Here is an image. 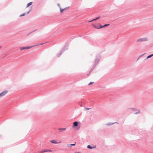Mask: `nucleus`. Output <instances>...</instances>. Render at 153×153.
I'll return each mask as SVG.
<instances>
[{
  "label": "nucleus",
  "mask_w": 153,
  "mask_h": 153,
  "mask_svg": "<svg viewBox=\"0 0 153 153\" xmlns=\"http://www.w3.org/2000/svg\"><path fill=\"white\" fill-rule=\"evenodd\" d=\"M100 56H98L97 57V58L96 59L95 61H94V65L93 67L91 68V69L90 71V72L92 71L95 67L96 65H97V64L98 63L99 61H100Z\"/></svg>",
  "instance_id": "1"
},
{
  "label": "nucleus",
  "mask_w": 153,
  "mask_h": 153,
  "mask_svg": "<svg viewBox=\"0 0 153 153\" xmlns=\"http://www.w3.org/2000/svg\"><path fill=\"white\" fill-rule=\"evenodd\" d=\"M149 40L148 38L147 37L142 38L138 39L137 42H143L148 41Z\"/></svg>",
  "instance_id": "2"
},
{
  "label": "nucleus",
  "mask_w": 153,
  "mask_h": 153,
  "mask_svg": "<svg viewBox=\"0 0 153 153\" xmlns=\"http://www.w3.org/2000/svg\"><path fill=\"white\" fill-rule=\"evenodd\" d=\"M8 91L5 90L0 93V98L5 96L7 93Z\"/></svg>",
  "instance_id": "3"
},
{
  "label": "nucleus",
  "mask_w": 153,
  "mask_h": 153,
  "mask_svg": "<svg viewBox=\"0 0 153 153\" xmlns=\"http://www.w3.org/2000/svg\"><path fill=\"white\" fill-rule=\"evenodd\" d=\"M67 49V48H65V47L64 48H63L60 51L59 54L57 55V56L58 57H59L60 56L62 53L64 51Z\"/></svg>",
  "instance_id": "4"
},
{
  "label": "nucleus",
  "mask_w": 153,
  "mask_h": 153,
  "mask_svg": "<svg viewBox=\"0 0 153 153\" xmlns=\"http://www.w3.org/2000/svg\"><path fill=\"white\" fill-rule=\"evenodd\" d=\"M50 142L52 143L57 144L61 143L62 141H60L59 142H58L56 140H51Z\"/></svg>",
  "instance_id": "5"
},
{
  "label": "nucleus",
  "mask_w": 153,
  "mask_h": 153,
  "mask_svg": "<svg viewBox=\"0 0 153 153\" xmlns=\"http://www.w3.org/2000/svg\"><path fill=\"white\" fill-rule=\"evenodd\" d=\"M32 47V46H30L29 47H21L20 48V50L21 51H22L24 49H30V48Z\"/></svg>",
  "instance_id": "6"
},
{
  "label": "nucleus",
  "mask_w": 153,
  "mask_h": 153,
  "mask_svg": "<svg viewBox=\"0 0 153 153\" xmlns=\"http://www.w3.org/2000/svg\"><path fill=\"white\" fill-rule=\"evenodd\" d=\"M76 143V142H74V144H67V147L68 148H71L72 146H74L75 145Z\"/></svg>",
  "instance_id": "7"
},
{
  "label": "nucleus",
  "mask_w": 153,
  "mask_h": 153,
  "mask_svg": "<svg viewBox=\"0 0 153 153\" xmlns=\"http://www.w3.org/2000/svg\"><path fill=\"white\" fill-rule=\"evenodd\" d=\"M31 11V10H30L27 13H23L19 16V17H22L25 16V15H27Z\"/></svg>",
  "instance_id": "8"
},
{
  "label": "nucleus",
  "mask_w": 153,
  "mask_h": 153,
  "mask_svg": "<svg viewBox=\"0 0 153 153\" xmlns=\"http://www.w3.org/2000/svg\"><path fill=\"white\" fill-rule=\"evenodd\" d=\"M73 127H76L78 126V123L76 121L74 122L73 123Z\"/></svg>",
  "instance_id": "9"
},
{
  "label": "nucleus",
  "mask_w": 153,
  "mask_h": 153,
  "mask_svg": "<svg viewBox=\"0 0 153 153\" xmlns=\"http://www.w3.org/2000/svg\"><path fill=\"white\" fill-rule=\"evenodd\" d=\"M115 123L118 124V123H117V122L114 123H107L106 124V125H107V126H111V125H112L113 124H114Z\"/></svg>",
  "instance_id": "10"
},
{
  "label": "nucleus",
  "mask_w": 153,
  "mask_h": 153,
  "mask_svg": "<svg viewBox=\"0 0 153 153\" xmlns=\"http://www.w3.org/2000/svg\"><path fill=\"white\" fill-rule=\"evenodd\" d=\"M96 146H95L93 147H92L91 146L88 145L87 146V148L88 149H91L93 148H96Z\"/></svg>",
  "instance_id": "11"
},
{
  "label": "nucleus",
  "mask_w": 153,
  "mask_h": 153,
  "mask_svg": "<svg viewBox=\"0 0 153 153\" xmlns=\"http://www.w3.org/2000/svg\"><path fill=\"white\" fill-rule=\"evenodd\" d=\"M44 152H52V151L51 150H48L47 149H45L43 150Z\"/></svg>",
  "instance_id": "12"
},
{
  "label": "nucleus",
  "mask_w": 153,
  "mask_h": 153,
  "mask_svg": "<svg viewBox=\"0 0 153 153\" xmlns=\"http://www.w3.org/2000/svg\"><path fill=\"white\" fill-rule=\"evenodd\" d=\"M32 4V2H29V3H28L26 7H29Z\"/></svg>",
  "instance_id": "13"
},
{
  "label": "nucleus",
  "mask_w": 153,
  "mask_h": 153,
  "mask_svg": "<svg viewBox=\"0 0 153 153\" xmlns=\"http://www.w3.org/2000/svg\"><path fill=\"white\" fill-rule=\"evenodd\" d=\"M100 18V17H97V18L94 19H93L92 20H91L90 21H89L88 22H92V21H95V20H97L98 19H99Z\"/></svg>",
  "instance_id": "14"
},
{
  "label": "nucleus",
  "mask_w": 153,
  "mask_h": 153,
  "mask_svg": "<svg viewBox=\"0 0 153 153\" xmlns=\"http://www.w3.org/2000/svg\"><path fill=\"white\" fill-rule=\"evenodd\" d=\"M153 56V54H151V55H149V56H148L146 58V59H148L150 58L151 57H152Z\"/></svg>",
  "instance_id": "15"
},
{
  "label": "nucleus",
  "mask_w": 153,
  "mask_h": 153,
  "mask_svg": "<svg viewBox=\"0 0 153 153\" xmlns=\"http://www.w3.org/2000/svg\"><path fill=\"white\" fill-rule=\"evenodd\" d=\"M43 44V43H39V44H37V45H34L33 46H32V47H35V46H39V45H42Z\"/></svg>",
  "instance_id": "16"
},
{
  "label": "nucleus",
  "mask_w": 153,
  "mask_h": 153,
  "mask_svg": "<svg viewBox=\"0 0 153 153\" xmlns=\"http://www.w3.org/2000/svg\"><path fill=\"white\" fill-rule=\"evenodd\" d=\"M92 26L93 27H94L98 29V27L96 26L94 24H92Z\"/></svg>",
  "instance_id": "17"
},
{
  "label": "nucleus",
  "mask_w": 153,
  "mask_h": 153,
  "mask_svg": "<svg viewBox=\"0 0 153 153\" xmlns=\"http://www.w3.org/2000/svg\"><path fill=\"white\" fill-rule=\"evenodd\" d=\"M60 11L61 13H62L64 10L63 9H62L61 7H60Z\"/></svg>",
  "instance_id": "18"
},
{
  "label": "nucleus",
  "mask_w": 153,
  "mask_h": 153,
  "mask_svg": "<svg viewBox=\"0 0 153 153\" xmlns=\"http://www.w3.org/2000/svg\"><path fill=\"white\" fill-rule=\"evenodd\" d=\"M102 27H103V26H102L101 25H100V27H98V29H100V28H102Z\"/></svg>",
  "instance_id": "19"
},
{
  "label": "nucleus",
  "mask_w": 153,
  "mask_h": 153,
  "mask_svg": "<svg viewBox=\"0 0 153 153\" xmlns=\"http://www.w3.org/2000/svg\"><path fill=\"white\" fill-rule=\"evenodd\" d=\"M58 129L59 130H65L66 129V128H59Z\"/></svg>",
  "instance_id": "20"
},
{
  "label": "nucleus",
  "mask_w": 153,
  "mask_h": 153,
  "mask_svg": "<svg viewBox=\"0 0 153 153\" xmlns=\"http://www.w3.org/2000/svg\"><path fill=\"white\" fill-rule=\"evenodd\" d=\"M109 24H105L104 25H103V27H105L109 25Z\"/></svg>",
  "instance_id": "21"
},
{
  "label": "nucleus",
  "mask_w": 153,
  "mask_h": 153,
  "mask_svg": "<svg viewBox=\"0 0 153 153\" xmlns=\"http://www.w3.org/2000/svg\"><path fill=\"white\" fill-rule=\"evenodd\" d=\"M140 112V110H138V112H136V113H135V114H138V113H139Z\"/></svg>",
  "instance_id": "22"
},
{
  "label": "nucleus",
  "mask_w": 153,
  "mask_h": 153,
  "mask_svg": "<svg viewBox=\"0 0 153 153\" xmlns=\"http://www.w3.org/2000/svg\"><path fill=\"white\" fill-rule=\"evenodd\" d=\"M132 110H133V111H135V108H130Z\"/></svg>",
  "instance_id": "23"
},
{
  "label": "nucleus",
  "mask_w": 153,
  "mask_h": 153,
  "mask_svg": "<svg viewBox=\"0 0 153 153\" xmlns=\"http://www.w3.org/2000/svg\"><path fill=\"white\" fill-rule=\"evenodd\" d=\"M93 83V82H90V83L88 84V85H91V84H92Z\"/></svg>",
  "instance_id": "24"
},
{
  "label": "nucleus",
  "mask_w": 153,
  "mask_h": 153,
  "mask_svg": "<svg viewBox=\"0 0 153 153\" xmlns=\"http://www.w3.org/2000/svg\"><path fill=\"white\" fill-rule=\"evenodd\" d=\"M44 153V151H40L38 153Z\"/></svg>",
  "instance_id": "25"
},
{
  "label": "nucleus",
  "mask_w": 153,
  "mask_h": 153,
  "mask_svg": "<svg viewBox=\"0 0 153 153\" xmlns=\"http://www.w3.org/2000/svg\"><path fill=\"white\" fill-rule=\"evenodd\" d=\"M69 8V7H65V8H64V9H63L64 10H65L66 9H68Z\"/></svg>",
  "instance_id": "26"
},
{
  "label": "nucleus",
  "mask_w": 153,
  "mask_h": 153,
  "mask_svg": "<svg viewBox=\"0 0 153 153\" xmlns=\"http://www.w3.org/2000/svg\"><path fill=\"white\" fill-rule=\"evenodd\" d=\"M57 5L58 6V7L60 8V7H61L60 6V5L59 4H57Z\"/></svg>",
  "instance_id": "27"
},
{
  "label": "nucleus",
  "mask_w": 153,
  "mask_h": 153,
  "mask_svg": "<svg viewBox=\"0 0 153 153\" xmlns=\"http://www.w3.org/2000/svg\"><path fill=\"white\" fill-rule=\"evenodd\" d=\"M90 109V108H86V109L87 110H89Z\"/></svg>",
  "instance_id": "28"
},
{
  "label": "nucleus",
  "mask_w": 153,
  "mask_h": 153,
  "mask_svg": "<svg viewBox=\"0 0 153 153\" xmlns=\"http://www.w3.org/2000/svg\"><path fill=\"white\" fill-rule=\"evenodd\" d=\"M79 127H77L76 129H77V130H78L79 129Z\"/></svg>",
  "instance_id": "29"
},
{
  "label": "nucleus",
  "mask_w": 153,
  "mask_h": 153,
  "mask_svg": "<svg viewBox=\"0 0 153 153\" xmlns=\"http://www.w3.org/2000/svg\"><path fill=\"white\" fill-rule=\"evenodd\" d=\"M144 54H143L142 55V56H143V55Z\"/></svg>",
  "instance_id": "30"
},
{
  "label": "nucleus",
  "mask_w": 153,
  "mask_h": 153,
  "mask_svg": "<svg viewBox=\"0 0 153 153\" xmlns=\"http://www.w3.org/2000/svg\"><path fill=\"white\" fill-rule=\"evenodd\" d=\"M1 47H0V48Z\"/></svg>",
  "instance_id": "31"
}]
</instances>
